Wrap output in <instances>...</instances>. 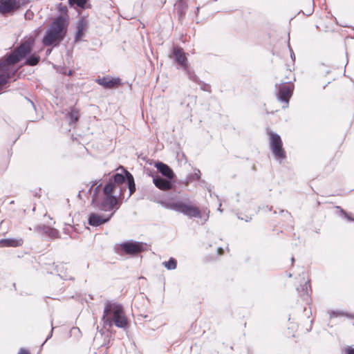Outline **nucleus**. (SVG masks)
Returning a JSON list of instances; mask_svg holds the SVG:
<instances>
[{"label": "nucleus", "instance_id": "f257e3e1", "mask_svg": "<svg viewBox=\"0 0 354 354\" xmlns=\"http://www.w3.org/2000/svg\"><path fill=\"white\" fill-rule=\"evenodd\" d=\"M102 321L105 326L109 327L114 324L118 328H125L128 325L123 306L111 301L104 303Z\"/></svg>", "mask_w": 354, "mask_h": 354}, {"label": "nucleus", "instance_id": "f03ea898", "mask_svg": "<svg viewBox=\"0 0 354 354\" xmlns=\"http://www.w3.org/2000/svg\"><path fill=\"white\" fill-rule=\"evenodd\" d=\"M68 22L63 15L57 17L50 24L43 37L42 43L46 46H50L55 43L62 41L67 32Z\"/></svg>", "mask_w": 354, "mask_h": 354}, {"label": "nucleus", "instance_id": "7ed1b4c3", "mask_svg": "<svg viewBox=\"0 0 354 354\" xmlns=\"http://www.w3.org/2000/svg\"><path fill=\"white\" fill-rule=\"evenodd\" d=\"M159 203L165 209H171L192 218H202L201 212L198 207L193 205L188 197L174 201L161 200Z\"/></svg>", "mask_w": 354, "mask_h": 354}, {"label": "nucleus", "instance_id": "20e7f679", "mask_svg": "<svg viewBox=\"0 0 354 354\" xmlns=\"http://www.w3.org/2000/svg\"><path fill=\"white\" fill-rule=\"evenodd\" d=\"M34 45V39L28 38L22 41L12 53L0 63V72L5 71L6 68L11 65L18 63L19 61L26 57L30 54L32 46Z\"/></svg>", "mask_w": 354, "mask_h": 354}, {"label": "nucleus", "instance_id": "39448f33", "mask_svg": "<svg viewBox=\"0 0 354 354\" xmlns=\"http://www.w3.org/2000/svg\"><path fill=\"white\" fill-rule=\"evenodd\" d=\"M270 137V148L274 158L279 162L286 159V154L283 148V142L281 137L277 133L273 131L268 132Z\"/></svg>", "mask_w": 354, "mask_h": 354}, {"label": "nucleus", "instance_id": "423d86ee", "mask_svg": "<svg viewBox=\"0 0 354 354\" xmlns=\"http://www.w3.org/2000/svg\"><path fill=\"white\" fill-rule=\"evenodd\" d=\"M125 182V176L119 173L115 174L105 185L103 188L104 194L115 193L117 189H119L120 194H121L122 188L120 185Z\"/></svg>", "mask_w": 354, "mask_h": 354}, {"label": "nucleus", "instance_id": "0eeeda50", "mask_svg": "<svg viewBox=\"0 0 354 354\" xmlns=\"http://www.w3.org/2000/svg\"><path fill=\"white\" fill-rule=\"evenodd\" d=\"M145 245L142 242L129 240L120 243V248L126 254L135 256L144 251Z\"/></svg>", "mask_w": 354, "mask_h": 354}, {"label": "nucleus", "instance_id": "6e6552de", "mask_svg": "<svg viewBox=\"0 0 354 354\" xmlns=\"http://www.w3.org/2000/svg\"><path fill=\"white\" fill-rule=\"evenodd\" d=\"M105 197L100 203L98 200L95 203V205H93L94 207L104 212L112 211L114 206L118 204L117 196L111 195V194H104Z\"/></svg>", "mask_w": 354, "mask_h": 354}, {"label": "nucleus", "instance_id": "1a4fd4ad", "mask_svg": "<svg viewBox=\"0 0 354 354\" xmlns=\"http://www.w3.org/2000/svg\"><path fill=\"white\" fill-rule=\"evenodd\" d=\"M293 91V86L287 83H283L279 85V90L277 93V99L281 102L285 103L283 108H286L288 106L289 100L292 96Z\"/></svg>", "mask_w": 354, "mask_h": 354}, {"label": "nucleus", "instance_id": "9d476101", "mask_svg": "<svg viewBox=\"0 0 354 354\" xmlns=\"http://www.w3.org/2000/svg\"><path fill=\"white\" fill-rule=\"evenodd\" d=\"M115 210L106 216H102L96 213H91L89 214L88 218V223L90 225L97 227L104 224L110 221Z\"/></svg>", "mask_w": 354, "mask_h": 354}, {"label": "nucleus", "instance_id": "9b49d317", "mask_svg": "<svg viewBox=\"0 0 354 354\" xmlns=\"http://www.w3.org/2000/svg\"><path fill=\"white\" fill-rule=\"evenodd\" d=\"M34 230L37 232H41L51 239H57L59 236V232L57 229L45 225H35L34 227Z\"/></svg>", "mask_w": 354, "mask_h": 354}, {"label": "nucleus", "instance_id": "f8f14e48", "mask_svg": "<svg viewBox=\"0 0 354 354\" xmlns=\"http://www.w3.org/2000/svg\"><path fill=\"white\" fill-rule=\"evenodd\" d=\"M172 179L163 178L158 175L153 176V183L158 189L167 191L173 187Z\"/></svg>", "mask_w": 354, "mask_h": 354}, {"label": "nucleus", "instance_id": "ddd939ff", "mask_svg": "<svg viewBox=\"0 0 354 354\" xmlns=\"http://www.w3.org/2000/svg\"><path fill=\"white\" fill-rule=\"evenodd\" d=\"M95 82L105 88H113L121 84V80L119 77L111 78L109 77H103L96 79Z\"/></svg>", "mask_w": 354, "mask_h": 354}, {"label": "nucleus", "instance_id": "4468645a", "mask_svg": "<svg viewBox=\"0 0 354 354\" xmlns=\"http://www.w3.org/2000/svg\"><path fill=\"white\" fill-rule=\"evenodd\" d=\"M173 56L175 61L180 64L184 70H187V59L183 48L178 47H174L173 48Z\"/></svg>", "mask_w": 354, "mask_h": 354}, {"label": "nucleus", "instance_id": "2eb2a0df", "mask_svg": "<svg viewBox=\"0 0 354 354\" xmlns=\"http://www.w3.org/2000/svg\"><path fill=\"white\" fill-rule=\"evenodd\" d=\"M154 166L166 178L174 179L175 177L173 170L167 165L162 162H157L155 163Z\"/></svg>", "mask_w": 354, "mask_h": 354}, {"label": "nucleus", "instance_id": "dca6fc26", "mask_svg": "<svg viewBox=\"0 0 354 354\" xmlns=\"http://www.w3.org/2000/svg\"><path fill=\"white\" fill-rule=\"evenodd\" d=\"M24 243V240L21 238L16 239V238H7L2 239L0 240V247L6 248V247H19L21 246Z\"/></svg>", "mask_w": 354, "mask_h": 354}, {"label": "nucleus", "instance_id": "f3484780", "mask_svg": "<svg viewBox=\"0 0 354 354\" xmlns=\"http://www.w3.org/2000/svg\"><path fill=\"white\" fill-rule=\"evenodd\" d=\"M55 270L59 276V277L63 280H74L73 277H72L69 272H68V268L65 264L62 263H57L55 266Z\"/></svg>", "mask_w": 354, "mask_h": 354}, {"label": "nucleus", "instance_id": "a211bd4d", "mask_svg": "<svg viewBox=\"0 0 354 354\" xmlns=\"http://www.w3.org/2000/svg\"><path fill=\"white\" fill-rule=\"evenodd\" d=\"M15 0H0V13L5 15L15 8Z\"/></svg>", "mask_w": 354, "mask_h": 354}, {"label": "nucleus", "instance_id": "6ab92c4d", "mask_svg": "<svg viewBox=\"0 0 354 354\" xmlns=\"http://www.w3.org/2000/svg\"><path fill=\"white\" fill-rule=\"evenodd\" d=\"M85 21L83 19H80L76 25L77 31L75 33V41H78L81 39L84 34Z\"/></svg>", "mask_w": 354, "mask_h": 354}, {"label": "nucleus", "instance_id": "aec40b11", "mask_svg": "<svg viewBox=\"0 0 354 354\" xmlns=\"http://www.w3.org/2000/svg\"><path fill=\"white\" fill-rule=\"evenodd\" d=\"M297 290L301 294L304 299H307L309 295V290H311V287L310 285V281H306L303 285H301L300 287L297 288Z\"/></svg>", "mask_w": 354, "mask_h": 354}, {"label": "nucleus", "instance_id": "412c9836", "mask_svg": "<svg viewBox=\"0 0 354 354\" xmlns=\"http://www.w3.org/2000/svg\"><path fill=\"white\" fill-rule=\"evenodd\" d=\"M126 178L128 183L129 189V195L131 196L136 191V184L133 176L127 171H125Z\"/></svg>", "mask_w": 354, "mask_h": 354}, {"label": "nucleus", "instance_id": "4be33fe9", "mask_svg": "<svg viewBox=\"0 0 354 354\" xmlns=\"http://www.w3.org/2000/svg\"><path fill=\"white\" fill-rule=\"evenodd\" d=\"M40 61V57L35 54H31L27 58L24 63L25 65L27 66H36Z\"/></svg>", "mask_w": 354, "mask_h": 354}, {"label": "nucleus", "instance_id": "5701e85b", "mask_svg": "<svg viewBox=\"0 0 354 354\" xmlns=\"http://www.w3.org/2000/svg\"><path fill=\"white\" fill-rule=\"evenodd\" d=\"M8 70V67L6 68L5 71H1L0 72V89L3 86L6 84L8 82V80L10 78V75L7 71Z\"/></svg>", "mask_w": 354, "mask_h": 354}, {"label": "nucleus", "instance_id": "b1692460", "mask_svg": "<svg viewBox=\"0 0 354 354\" xmlns=\"http://www.w3.org/2000/svg\"><path fill=\"white\" fill-rule=\"evenodd\" d=\"M69 120V124L71 125L75 124L79 119V113L75 109H72L67 115Z\"/></svg>", "mask_w": 354, "mask_h": 354}, {"label": "nucleus", "instance_id": "393cba45", "mask_svg": "<svg viewBox=\"0 0 354 354\" xmlns=\"http://www.w3.org/2000/svg\"><path fill=\"white\" fill-rule=\"evenodd\" d=\"M162 265L167 269V270H174L176 268L177 266V261L175 259L171 257L169 261H164L162 263Z\"/></svg>", "mask_w": 354, "mask_h": 354}, {"label": "nucleus", "instance_id": "a878e982", "mask_svg": "<svg viewBox=\"0 0 354 354\" xmlns=\"http://www.w3.org/2000/svg\"><path fill=\"white\" fill-rule=\"evenodd\" d=\"M339 316H345L351 319H354V315L349 314L343 311L333 310L330 313V317H337Z\"/></svg>", "mask_w": 354, "mask_h": 354}, {"label": "nucleus", "instance_id": "bb28decb", "mask_svg": "<svg viewBox=\"0 0 354 354\" xmlns=\"http://www.w3.org/2000/svg\"><path fill=\"white\" fill-rule=\"evenodd\" d=\"M187 9V5L183 1H180L177 4V10L180 15V17L185 14L186 10Z\"/></svg>", "mask_w": 354, "mask_h": 354}, {"label": "nucleus", "instance_id": "cd10ccee", "mask_svg": "<svg viewBox=\"0 0 354 354\" xmlns=\"http://www.w3.org/2000/svg\"><path fill=\"white\" fill-rule=\"evenodd\" d=\"M87 0H68V3L71 6L76 5L77 6L84 8Z\"/></svg>", "mask_w": 354, "mask_h": 354}, {"label": "nucleus", "instance_id": "c85d7f7f", "mask_svg": "<svg viewBox=\"0 0 354 354\" xmlns=\"http://www.w3.org/2000/svg\"><path fill=\"white\" fill-rule=\"evenodd\" d=\"M101 186H102V184H100V185H97L96 187L94 189V193H93V195L92 196V201H91V205H95V203L97 201V194L100 192Z\"/></svg>", "mask_w": 354, "mask_h": 354}, {"label": "nucleus", "instance_id": "c756f323", "mask_svg": "<svg viewBox=\"0 0 354 354\" xmlns=\"http://www.w3.org/2000/svg\"><path fill=\"white\" fill-rule=\"evenodd\" d=\"M187 72L188 77L190 80L196 82L197 84L199 83L201 81L198 77L194 73V72H191L189 68H187V70H185Z\"/></svg>", "mask_w": 354, "mask_h": 354}, {"label": "nucleus", "instance_id": "7c9ffc66", "mask_svg": "<svg viewBox=\"0 0 354 354\" xmlns=\"http://www.w3.org/2000/svg\"><path fill=\"white\" fill-rule=\"evenodd\" d=\"M337 208L339 209L341 215L344 216L349 221H354V218H352L346 211H344L342 208L337 206Z\"/></svg>", "mask_w": 354, "mask_h": 354}, {"label": "nucleus", "instance_id": "2f4dec72", "mask_svg": "<svg viewBox=\"0 0 354 354\" xmlns=\"http://www.w3.org/2000/svg\"><path fill=\"white\" fill-rule=\"evenodd\" d=\"M201 178V171L199 169H195L194 173L189 177L190 180H198Z\"/></svg>", "mask_w": 354, "mask_h": 354}, {"label": "nucleus", "instance_id": "473e14b6", "mask_svg": "<svg viewBox=\"0 0 354 354\" xmlns=\"http://www.w3.org/2000/svg\"><path fill=\"white\" fill-rule=\"evenodd\" d=\"M201 88L205 91L210 92V86L205 82L200 81L198 83Z\"/></svg>", "mask_w": 354, "mask_h": 354}, {"label": "nucleus", "instance_id": "72a5a7b5", "mask_svg": "<svg viewBox=\"0 0 354 354\" xmlns=\"http://www.w3.org/2000/svg\"><path fill=\"white\" fill-rule=\"evenodd\" d=\"M345 353H346V354H354V348H351V347L346 348L345 349Z\"/></svg>", "mask_w": 354, "mask_h": 354}, {"label": "nucleus", "instance_id": "f704fd0d", "mask_svg": "<svg viewBox=\"0 0 354 354\" xmlns=\"http://www.w3.org/2000/svg\"><path fill=\"white\" fill-rule=\"evenodd\" d=\"M73 229V227L71 225L66 226L64 228V232L65 234H70L71 230Z\"/></svg>", "mask_w": 354, "mask_h": 354}, {"label": "nucleus", "instance_id": "c9c22d12", "mask_svg": "<svg viewBox=\"0 0 354 354\" xmlns=\"http://www.w3.org/2000/svg\"><path fill=\"white\" fill-rule=\"evenodd\" d=\"M313 7L310 8L306 12H304V14L307 16H310L313 13Z\"/></svg>", "mask_w": 354, "mask_h": 354}, {"label": "nucleus", "instance_id": "e433bc0d", "mask_svg": "<svg viewBox=\"0 0 354 354\" xmlns=\"http://www.w3.org/2000/svg\"><path fill=\"white\" fill-rule=\"evenodd\" d=\"M51 326H53V322H51ZM53 329H54V328H53V326H52V328H51L50 333L49 335L47 337V338L46 339L45 342H44V344L45 342H47V341H48V339L52 337V335H53Z\"/></svg>", "mask_w": 354, "mask_h": 354}, {"label": "nucleus", "instance_id": "4c0bfd02", "mask_svg": "<svg viewBox=\"0 0 354 354\" xmlns=\"http://www.w3.org/2000/svg\"><path fill=\"white\" fill-rule=\"evenodd\" d=\"M26 100H27V102L30 104V105L31 106V107L33 109H35V105L34 104V102L30 100V99L26 97Z\"/></svg>", "mask_w": 354, "mask_h": 354}, {"label": "nucleus", "instance_id": "58836bf2", "mask_svg": "<svg viewBox=\"0 0 354 354\" xmlns=\"http://www.w3.org/2000/svg\"><path fill=\"white\" fill-rule=\"evenodd\" d=\"M19 354H30V353H29V352L27 350L21 348L19 350Z\"/></svg>", "mask_w": 354, "mask_h": 354}, {"label": "nucleus", "instance_id": "ea45409f", "mask_svg": "<svg viewBox=\"0 0 354 354\" xmlns=\"http://www.w3.org/2000/svg\"><path fill=\"white\" fill-rule=\"evenodd\" d=\"M238 218H240L239 216ZM241 220H245L246 222H248L249 221H250L252 219V217L247 216L245 218H241Z\"/></svg>", "mask_w": 354, "mask_h": 354}, {"label": "nucleus", "instance_id": "a19ab883", "mask_svg": "<svg viewBox=\"0 0 354 354\" xmlns=\"http://www.w3.org/2000/svg\"><path fill=\"white\" fill-rule=\"evenodd\" d=\"M97 182L96 180H95V181H93V182H92V185H91V187L89 188V189H88V192H90V193H91V190H92L93 187V186H95V185H97Z\"/></svg>", "mask_w": 354, "mask_h": 354}, {"label": "nucleus", "instance_id": "79ce46f5", "mask_svg": "<svg viewBox=\"0 0 354 354\" xmlns=\"http://www.w3.org/2000/svg\"><path fill=\"white\" fill-rule=\"evenodd\" d=\"M288 46H289V48H290V50L291 58H292V59H295V55H294V53H293V51H292V50L291 49V48H290V44H288Z\"/></svg>", "mask_w": 354, "mask_h": 354}, {"label": "nucleus", "instance_id": "37998d69", "mask_svg": "<svg viewBox=\"0 0 354 354\" xmlns=\"http://www.w3.org/2000/svg\"><path fill=\"white\" fill-rule=\"evenodd\" d=\"M218 254L221 255L223 253V250L222 248H218L217 249Z\"/></svg>", "mask_w": 354, "mask_h": 354}, {"label": "nucleus", "instance_id": "c03bdc74", "mask_svg": "<svg viewBox=\"0 0 354 354\" xmlns=\"http://www.w3.org/2000/svg\"><path fill=\"white\" fill-rule=\"evenodd\" d=\"M294 261H295V259H294V257H292L291 258L292 264H293Z\"/></svg>", "mask_w": 354, "mask_h": 354}, {"label": "nucleus", "instance_id": "a18cd8bd", "mask_svg": "<svg viewBox=\"0 0 354 354\" xmlns=\"http://www.w3.org/2000/svg\"><path fill=\"white\" fill-rule=\"evenodd\" d=\"M208 217H209V216H208V215H207V216H206V218H205V221H207Z\"/></svg>", "mask_w": 354, "mask_h": 354}, {"label": "nucleus", "instance_id": "49530a36", "mask_svg": "<svg viewBox=\"0 0 354 354\" xmlns=\"http://www.w3.org/2000/svg\"><path fill=\"white\" fill-rule=\"evenodd\" d=\"M288 277H292V274L290 273L288 274Z\"/></svg>", "mask_w": 354, "mask_h": 354}, {"label": "nucleus", "instance_id": "de8ad7c7", "mask_svg": "<svg viewBox=\"0 0 354 354\" xmlns=\"http://www.w3.org/2000/svg\"><path fill=\"white\" fill-rule=\"evenodd\" d=\"M268 209H269L270 211H271V210H272V207H270L268 208Z\"/></svg>", "mask_w": 354, "mask_h": 354}]
</instances>
